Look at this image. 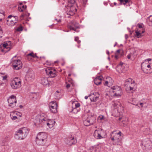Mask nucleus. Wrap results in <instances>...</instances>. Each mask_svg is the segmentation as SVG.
<instances>
[{"label": "nucleus", "instance_id": "nucleus-62", "mask_svg": "<svg viewBox=\"0 0 152 152\" xmlns=\"http://www.w3.org/2000/svg\"><path fill=\"white\" fill-rule=\"evenodd\" d=\"M143 104V103H140V105H141L142 107H143V105H142Z\"/></svg>", "mask_w": 152, "mask_h": 152}, {"label": "nucleus", "instance_id": "nucleus-20", "mask_svg": "<svg viewBox=\"0 0 152 152\" xmlns=\"http://www.w3.org/2000/svg\"><path fill=\"white\" fill-rule=\"evenodd\" d=\"M136 83H135L134 80L131 78H129L126 80L124 83V86H128L129 85H133L134 86Z\"/></svg>", "mask_w": 152, "mask_h": 152}, {"label": "nucleus", "instance_id": "nucleus-47", "mask_svg": "<svg viewBox=\"0 0 152 152\" xmlns=\"http://www.w3.org/2000/svg\"><path fill=\"white\" fill-rule=\"evenodd\" d=\"M92 96V94L91 93V94H90L88 96H86L85 97V99H88V97H90V96Z\"/></svg>", "mask_w": 152, "mask_h": 152}, {"label": "nucleus", "instance_id": "nucleus-56", "mask_svg": "<svg viewBox=\"0 0 152 152\" xmlns=\"http://www.w3.org/2000/svg\"><path fill=\"white\" fill-rule=\"evenodd\" d=\"M74 28L75 29V30H73V31H75V32H78L79 31H78V30L77 31L76 30V29H77L78 28Z\"/></svg>", "mask_w": 152, "mask_h": 152}, {"label": "nucleus", "instance_id": "nucleus-52", "mask_svg": "<svg viewBox=\"0 0 152 152\" xmlns=\"http://www.w3.org/2000/svg\"><path fill=\"white\" fill-rule=\"evenodd\" d=\"M66 86H70L71 85V84H70L69 83H67V82H66ZM71 84L72 85V86H73V84L72 83V82H71Z\"/></svg>", "mask_w": 152, "mask_h": 152}, {"label": "nucleus", "instance_id": "nucleus-12", "mask_svg": "<svg viewBox=\"0 0 152 152\" xmlns=\"http://www.w3.org/2000/svg\"><path fill=\"white\" fill-rule=\"evenodd\" d=\"M35 75L33 71H30L28 72L26 76V80L28 82H31L34 78Z\"/></svg>", "mask_w": 152, "mask_h": 152}, {"label": "nucleus", "instance_id": "nucleus-44", "mask_svg": "<svg viewBox=\"0 0 152 152\" xmlns=\"http://www.w3.org/2000/svg\"><path fill=\"white\" fill-rule=\"evenodd\" d=\"M133 89L134 88L133 87L130 86L129 91L130 92V93H132L133 92V91L134 90Z\"/></svg>", "mask_w": 152, "mask_h": 152}, {"label": "nucleus", "instance_id": "nucleus-57", "mask_svg": "<svg viewBox=\"0 0 152 152\" xmlns=\"http://www.w3.org/2000/svg\"><path fill=\"white\" fill-rule=\"evenodd\" d=\"M125 37L126 39H127L128 38V35L127 34L125 35Z\"/></svg>", "mask_w": 152, "mask_h": 152}, {"label": "nucleus", "instance_id": "nucleus-28", "mask_svg": "<svg viewBox=\"0 0 152 152\" xmlns=\"http://www.w3.org/2000/svg\"><path fill=\"white\" fill-rule=\"evenodd\" d=\"M51 72L50 74L49 77H54L56 76L57 72L55 69L52 68L51 70Z\"/></svg>", "mask_w": 152, "mask_h": 152}, {"label": "nucleus", "instance_id": "nucleus-37", "mask_svg": "<svg viewBox=\"0 0 152 152\" xmlns=\"http://www.w3.org/2000/svg\"><path fill=\"white\" fill-rule=\"evenodd\" d=\"M30 97L32 99H36L37 98V94L35 93H31L30 94Z\"/></svg>", "mask_w": 152, "mask_h": 152}, {"label": "nucleus", "instance_id": "nucleus-35", "mask_svg": "<svg viewBox=\"0 0 152 152\" xmlns=\"http://www.w3.org/2000/svg\"><path fill=\"white\" fill-rule=\"evenodd\" d=\"M26 5H23L21 6V7H18V10L19 11L21 12H23V10H26Z\"/></svg>", "mask_w": 152, "mask_h": 152}, {"label": "nucleus", "instance_id": "nucleus-17", "mask_svg": "<svg viewBox=\"0 0 152 152\" xmlns=\"http://www.w3.org/2000/svg\"><path fill=\"white\" fill-rule=\"evenodd\" d=\"M17 131L19 133L21 134L22 135H23L22 137H26L28 132V130L25 127L21 128L17 130Z\"/></svg>", "mask_w": 152, "mask_h": 152}, {"label": "nucleus", "instance_id": "nucleus-49", "mask_svg": "<svg viewBox=\"0 0 152 152\" xmlns=\"http://www.w3.org/2000/svg\"><path fill=\"white\" fill-rule=\"evenodd\" d=\"M68 1L69 2L71 1V3H72V4L75 3V0H68Z\"/></svg>", "mask_w": 152, "mask_h": 152}, {"label": "nucleus", "instance_id": "nucleus-40", "mask_svg": "<svg viewBox=\"0 0 152 152\" xmlns=\"http://www.w3.org/2000/svg\"><path fill=\"white\" fill-rule=\"evenodd\" d=\"M77 108H72L71 112H72L74 113H77L78 112V110H77Z\"/></svg>", "mask_w": 152, "mask_h": 152}, {"label": "nucleus", "instance_id": "nucleus-58", "mask_svg": "<svg viewBox=\"0 0 152 152\" xmlns=\"http://www.w3.org/2000/svg\"><path fill=\"white\" fill-rule=\"evenodd\" d=\"M127 57L128 59H130L131 58V56L130 55H127Z\"/></svg>", "mask_w": 152, "mask_h": 152}, {"label": "nucleus", "instance_id": "nucleus-36", "mask_svg": "<svg viewBox=\"0 0 152 152\" xmlns=\"http://www.w3.org/2000/svg\"><path fill=\"white\" fill-rule=\"evenodd\" d=\"M10 47L9 46H7L6 48H4V50L2 49L1 50L2 52H7L10 50Z\"/></svg>", "mask_w": 152, "mask_h": 152}, {"label": "nucleus", "instance_id": "nucleus-22", "mask_svg": "<svg viewBox=\"0 0 152 152\" xmlns=\"http://www.w3.org/2000/svg\"><path fill=\"white\" fill-rule=\"evenodd\" d=\"M144 32L145 30L144 29H142V31L138 29L135 31V33H136V34L135 36L138 38H141L143 36V35L142 34L144 33Z\"/></svg>", "mask_w": 152, "mask_h": 152}, {"label": "nucleus", "instance_id": "nucleus-59", "mask_svg": "<svg viewBox=\"0 0 152 152\" xmlns=\"http://www.w3.org/2000/svg\"><path fill=\"white\" fill-rule=\"evenodd\" d=\"M106 53L108 55H109L110 54V52H109V51L107 50L106 51Z\"/></svg>", "mask_w": 152, "mask_h": 152}, {"label": "nucleus", "instance_id": "nucleus-11", "mask_svg": "<svg viewBox=\"0 0 152 152\" xmlns=\"http://www.w3.org/2000/svg\"><path fill=\"white\" fill-rule=\"evenodd\" d=\"M19 19L18 16H17L13 17L11 20H7V24L10 26H13L18 21Z\"/></svg>", "mask_w": 152, "mask_h": 152}, {"label": "nucleus", "instance_id": "nucleus-30", "mask_svg": "<svg viewBox=\"0 0 152 152\" xmlns=\"http://www.w3.org/2000/svg\"><path fill=\"white\" fill-rule=\"evenodd\" d=\"M41 83L43 86H47L49 83L46 78H42L41 79Z\"/></svg>", "mask_w": 152, "mask_h": 152}, {"label": "nucleus", "instance_id": "nucleus-60", "mask_svg": "<svg viewBox=\"0 0 152 152\" xmlns=\"http://www.w3.org/2000/svg\"><path fill=\"white\" fill-rule=\"evenodd\" d=\"M120 50H118L116 51V53H120Z\"/></svg>", "mask_w": 152, "mask_h": 152}, {"label": "nucleus", "instance_id": "nucleus-48", "mask_svg": "<svg viewBox=\"0 0 152 152\" xmlns=\"http://www.w3.org/2000/svg\"><path fill=\"white\" fill-rule=\"evenodd\" d=\"M137 26H138V27L139 28H142V29H143L142 28V25L140 24H138Z\"/></svg>", "mask_w": 152, "mask_h": 152}, {"label": "nucleus", "instance_id": "nucleus-64", "mask_svg": "<svg viewBox=\"0 0 152 152\" xmlns=\"http://www.w3.org/2000/svg\"><path fill=\"white\" fill-rule=\"evenodd\" d=\"M22 3H19L20 6L19 7H21V6H22Z\"/></svg>", "mask_w": 152, "mask_h": 152}, {"label": "nucleus", "instance_id": "nucleus-42", "mask_svg": "<svg viewBox=\"0 0 152 152\" xmlns=\"http://www.w3.org/2000/svg\"><path fill=\"white\" fill-rule=\"evenodd\" d=\"M23 29L22 26H20L18 27L16 30L18 31H22L23 30Z\"/></svg>", "mask_w": 152, "mask_h": 152}, {"label": "nucleus", "instance_id": "nucleus-27", "mask_svg": "<svg viewBox=\"0 0 152 152\" xmlns=\"http://www.w3.org/2000/svg\"><path fill=\"white\" fill-rule=\"evenodd\" d=\"M72 108H78L80 106V104L77 101L72 102Z\"/></svg>", "mask_w": 152, "mask_h": 152}, {"label": "nucleus", "instance_id": "nucleus-26", "mask_svg": "<svg viewBox=\"0 0 152 152\" xmlns=\"http://www.w3.org/2000/svg\"><path fill=\"white\" fill-rule=\"evenodd\" d=\"M23 135L19 133L17 131L16 132V133L15 135V138L17 140H23L26 137H22Z\"/></svg>", "mask_w": 152, "mask_h": 152}, {"label": "nucleus", "instance_id": "nucleus-3", "mask_svg": "<svg viewBox=\"0 0 152 152\" xmlns=\"http://www.w3.org/2000/svg\"><path fill=\"white\" fill-rule=\"evenodd\" d=\"M47 134L43 132L39 133L36 137V143L39 145L43 146L46 142L47 138Z\"/></svg>", "mask_w": 152, "mask_h": 152}, {"label": "nucleus", "instance_id": "nucleus-32", "mask_svg": "<svg viewBox=\"0 0 152 152\" xmlns=\"http://www.w3.org/2000/svg\"><path fill=\"white\" fill-rule=\"evenodd\" d=\"M147 21L148 25L152 26V15H150L147 18Z\"/></svg>", "mask_w": 152, "mask_h": 152}, {"label": "nucleus", "instance_id": "nucleus-19", "mask_svg": "<svg viewBox=\"0 0 152 152\" xmlns=\"http://www.w3.org/2000/svg\"><path fill=\"white\" fill-rule=\"evenodd\" d=\"M120 4H123L126 7L130 6L132 4L131 0H120Z\"/></svg>", "mask_w": 152, "mask_h": 152}, {"label": "nucleus", "instance_id": "nucleus-16", "mask_svg": "<svg viewBox=\"0 0 152 152\" xmlns=\"http://www.w3.org/2000/svg\"><path fill=\"white\" fill-rule=\"evenodd\" d=\"M77 142V141L74 137L68 138L66 141V143L70 145L75 144Z\"/></svg>", "mask_w": 152, "mask_h": 152}, {"label": "nucleus", "instance_id": "nucleus-51", "mask_svg": "<svg viewBox=\"0 0 152 152\" xmlns=\"http://www.w3.org/2000/svg\"><path fill=\"white\" fill-rule=\"evenodd\" d=\"M55 20L56 21H57V22L58 23H59V22H61V19H59L58 20V19H55Z\"/></svg>", "mask_w": 152, "mask_h": 152}, {"label": "nucleus", "instance_id": "nucleus-25", "mask_svg": "<svg viewBox=\"0 0 152 152\" xmlns=\"http://www.w3.org/2000/svg\"><path fill=\"white\" fill-rule=\"evenodd\" d=\"M26 57L29 60H30L31 59V57L33 58H34L35 57H37V58H39L36 55V54H34L33 52L27 54Z\"/></svg>", "mask_w": 152, "mask_h": 152}, {"label": "nucleus", "instance_id": "nucleus-63", "mask_svg": "<svg viewBox=\"0 0 152 152\" xmlns=\"http://www.w3.org/2000/svg\"><path fill=\"white\" fill-rule=\"evenodd\" d=\"M151 60V58H148L147 59L148 60V61H150Z\"/></svg>", "mask_w": 152, "mask_h": 152}, {"label": "nucleus", "instance_id": "nucleus-5", "mask_svg": "<svg viewBox=\"0 0 152 152\" xmlns=\"http://www.w3.org/2000/svg\"><path fill=\"white\" fill-rule=\"evenodd\" d=\"M65 7L66 8V12L67 15L72 16L75 14L77 11V9L72 4H68L65 6Z\"/></svg>", "mask_w": 152, "mask_h": 152}, {"label": "nucleus", "instance_id": "nucleus-4", "mask_svg": "<svg viewBox=\"0 0 152 152\" xmlns=\"http://www.w3.org/2000/svg\"><path fill=\"white\" fill-rule=\"evenodd\" d=\"M108 86L110 92H113L114 93L113 96L118 97L121 95L122 89L120 86H113L111 87Z\"/></svg>", "mask_w": 152, "mask_h": 152}, {"label": "nucleus", "instance_id": "nucleus-1", "mask_svg": "<svg viewBox=\"0 0 152 152\" xmlns=\"http://www.w3.org/2000/svg\"><path fill=\"white\" fill-rule=\"evenodd\" d=\"M55 123L54 120L48 119L45 114H42L37 115L35 119L34 124L36 125H39L40 126L46 124L50 128H51L54 126Z\"/></svg>", "mask_w": 152, "mask_h": 152}, {"label": "nucleus", "instance_id": "nucleus-61", "mask_svg": "<svg viewBox=\"0 0 152 152\" xmlns=\"http://www.w3.org/2000/svg\"><path fill=\"white\" fill-rule=\"evenodd\" d=\"M26 13L27 14V15L26 16H29L30 15V13Z\"/></svg>", "mask_w": 152, "mask_h": 152}, {"label": "nucleus", "instance_id": "nucleus-50", "mask_svg": "<svg viewBox=\"0 0 152 152\" xmlns=\"http://www.w3.org/2000/svg\"><path fill=\"white\" fill-rule=\"evenodd\" d=\"M46 63L48 65H51V63L50 62H49L48 61H46Z\"/></svg>", "mask_w": 152, "mask_h": 152}, {"label": "nucleus", "instance_id": "nucleus-23", "mask_svg": "<svg viewBox=\"0 0 152 152\" xmlns=\"http://www.w3.org/2000/svg\"><path fill=\"white\" fill-rule=\"evenodd\" d=\"M107 80L105 81L104 83V86L108 85H112L113 84V81L112 79L109 77H106Z\"/></svg>", "mask_w": 152, "mask_h": 152}, {"label": "nucleus", "instance_id": "nucleus-13", "mask_svg": "<svg viewBox=\"0 0 152 152\" xmlns=\"http://www.w3.org/2000/svg\"><path fill=\"white\" fill-rule=\"evenodd\" d=\"M12 65L14 68L16 70H18L22 67V64L21 61L19 60H15L13 61Z\"/></svg>", "mask_w": 152, "mask_h": 152}, {"label": "nucleus", "instance_id": "nucleus-9", "mask_svg": "<svg viewBox=\"0 0 152 152\" xmlns=\"http://www.w3.org/2000/svg\"><path fill=\"white\" fill-rule=\"evenodd\" d=\"M105 132L103 129H98L95 131L94 136L96 138L100 139L104 138L103 136Z\"/></svg>", "mask_w": 152, "mask_h": 152}, {"label": "nucleus", "instance_id": "nucleus-10", "mask_svg": "<svg viewBox=\"0 0 152 152\" xmlns=\"http://www.w3.org/2000/svg\"><path fill=\"white\" fill-rule=\"evenodd\" d=\"M9 106L12 108L15 107L17 103L16 96L14 95H11L7 99Z\"/></svg>", "mask_w": 152, "mask_h": 152}, {"label": "nucleus", "instance_id": "nucleus-43", "mask_svg": "<svg viewBox=\"0 0 152 152\" xmlns=\"http://www.w3.org/2000/svg\"><path fill=\"white\" fill-rule=\"evenodd\" d=\"M125 89L127 92L130 93V92L129 91L130 86H126Z\"/></svg>", "mask_w": 152, "mask_h": 152}, {"label": "nucleus", "instance_id": "nucleus-53", "mask_svg": "<svg viewBox=\"0 0 152 152\" xmlns=\"http://www.w3.org/2000/svg\"><path fill=\"white\" fill-rule=\"evenodd\" d=\"M13 16H12V15H9V16H8V18H9V19H10V18H12V17L13 18Z\"/></svg>", "mask_w": 152, "mask_h": 152}, {"label": "nucleus", "instance_id": "nucleus-33", "mask_svg": "<svg viewBox=\"0 0 152 152\" xmlns=\"http://www.w3.org/2000/svg\"><path fill=\"white\" fill-rule=\"evenodd\" d=\"M52 69V68L51 67H48L46 69V73L47 75L49 76L50 74H51Z\"/></svg>", "mask_w": 152, "mask_h": 152}, {"label": "nucleus", "instance_id": "nucleus-55", "mask_svg": "<svg viewBox=\"0 0 152 152\" xmlns=\"http://www.w3.org/2000/svg\"><path fill=\"white\" fill-rule=\"evenodd\" d=\"M4 12H3L2 11H0V13L2 14V15L4 16Z\"/></svg>", "mask_w": 152, "mask_h": 152}, {"label": "nucleus", "instance_id": "nucleus-2", "mask_svg": "<svg viewBox=\"0 0 152 152\" xmlns=\"http://www.w3.org/2000/svg\"><path fill=\"white\" fill-rule=\"evenodd\" d=\"M123 133L121 132L116 130L113 131L110 134V139L113 141V145H117L121 146L122 144L123 138L122 136Z\"/></svg>", "mask_w": 152, "mask_h": 152}, {"label": "nucleus", "instance_id": "nucleus-7", "mask_svg": "<svg viewBox=\"0 0 152 152\" xmlns=\"http://www.w3.org/2000/svg\"><path fill=\"white\" fill-rule=\"evenodd\" d=\"M112 107L115 109H116L119 113L123 111V107L119 101H116L112 102Z\"/></svg>", "mask_w": 152, "mask_h": 152}, {"label": "nucleus", "instance_id": "nucleus-38", "mask_svg": "<svg viewBox=\"0 0 152 152\" xmlns=\"http://www.w3.org/2000/svg\"><path fill=\"white\" fill-rule=\"evenodd\" d=\"M52 105V106H58V104H57L56 102L53 101L50 102L49 104V106Z\"/></svg>", "mask_w": 152, "mask_h": 152}, {"label": "nucleus", "instance_id": "nucleus-15", "mask_svg": "<svg viewBox=\"0 0 152 152\" xmlns=\"http://www.w3.org/2000/svg\"><path fill=\"white\" fill-rule=\"evenodd\" d=\"M91 94H92V97L90 98L91 102H95L98 99L99 96V94L98 92H95L94 93L93 92H91Z\"/></svg>", "mask_w": 152, "mask_h": 152}, {"label": "nucleus", "instance_id": "nucleus-41", "mask_svg": "<svg viewBox=\"0 0 152 152\" xmlns=\"http://www.w3.org/2000/svg\"><path fill=\"white\" fill-rule=\"evenodd\" d=\"M75 41L77 42L78 44L80 43L81 42L79 40V37H75Z\"/></svg>", "mask_w": 152, "mask_h": 152}, {"label": "nucleus", "instance_id": "nucleus-45", "mask_svg": "<svg viewBox=\"0 0 152 152\" xmlns=\"http://www.w3.org/2000/svg\"><path fill=\"white\" fill-rule=\"evenodd\" d=\"M3 79H2V80H6L7 78V75H5L4 76H2Z\"/></svg>", "mask_w": 152, "mask_h": 152}, {"label": "nucleus", "instance_id": "nucleus-14", "mask_svg": "<svg viewBox=\"0 0 152 152\" xmlns=\"http://www.w3.org/2000/svg\"><path fill=\"white\" fill-rule=\"evenodd\" d=\"M67 27L70 30H75L74 28H79L78 23L74 21H72L69 23L67 25Z\"/></svg>", "mask_w": 152, "mask_h": 152}, {"label": "nucleus", "instance_id": "nucleus-54", "mask_svg": "<svg viewBox=\"0 0 152 152\" xmlns=\"http://www.w3.org/2000/svg\"><path fill=\"white\" fill-rule=\"evenodd\" d=\"M115 58L116 59H118V56L116 54L115 56Z\"/></svg>", "mask_w": 152, "mask_h": 152}, {"label": "nucleus", "instance_id": "nucleus-46", "mask_svg": "<svg viewBox=\"0 0 152 152\" xmlns=\"http://www.w3.org/2000/svg\"><path fill=\"white\" fill-rule=\"evenodd\" d=\"M12 88L14 89H17L19 88L18 86H11Z\"/></svg>", "mask_w": 152, "mask_h": 152}, {"label": "nucleus", "instance_id": "nucleus-34", "mask_svg": "<svg viewBox=\"0 0 152 152\" xmlns=\"http://www.w3.org/2000/svg\"><path fill=\"white\" fill-rule=\"evenodd\" d=\"M16 114L18 115L17 116H14L11 117L12 119L14 120H16L19 117L21 116V114H20L19 113H16Z\"/></svg>", "mask_w": 152, "mask_h": 152}, {"label": "nucleus", "instance_id": "nucleus-24", "mask_svg": "<svg viewBox=\"0 0 152 152\" xmlns=\"http://www.w3.org/2000/svg\"><path fill=\"white\" fill-rule=\"evenodd\" d=\"M62 91L60 89L56 91L54 94V98L56 99L60 98L62 95Z\"/></svg>", "mask_w": 152, "mask_h": 152}, {"label": "nucleus", "instance_id": "nucleus-39", "mask_svg": "<svg viewBox=\"0 0 152 152\" xmlns=\"http://www.w3.org/2000/svg\"><path fill=\"white\" fill-rule=\"evenodd\" d=\"M27 15V14L26 13H23L22 14L20 17V19L21 20H22L24 19V17L26 16Z\"/></svg>", "mask_w": 152, "mask_h": 152}, {"label": "nucleus", "instance_id": "nucleus-6", "mask_svg": "<svg viewBox=\"0 0 152 152\" xmlns=\"http://www.w3.org/2000/svg\"><path fill=\"white\" fill-rule=\"evenodd\" d=\"M84 125L86 126H89L94 124L96 121V118L94 116L90 115L86 119H83Z\"/></svg>", "mask_w": 152, "mask_h": 152}, {"label": "nucleus", "instance_id": "nucleus-29", "mask_svg": "<svg viewBox=\"0 0 152 152\" xmlns=\"http://www.w3.org/2000/svg\"><path fill=\"white\" fill-rule=\"evenodd\" d=\"M49 106V108L51 112L53 113H56L57 112V109L58 106H52L51 105Z\"/></svg>", "mask_w": 152, "mask_h": 152}, {"label": "nucleus", "instance_id": "nucleus-31", "mask_svg": "<svg viewBox=\"0 0 152 152\" xmlns=\"http://www.w3.org/2000/svg\"><path fill=\"white\" fill-rule=\"evenodd\" d=\"M12 44L11 41H7L3 44V46L4 48H6L8 46L11 47Z\"/></svg>", "mask_w": 152, "mask_h": 152}, {"label": "nucleus", "instance_id": "nucleus-18", "mask_svg": "<svg viewBox=\"0 0 152 152\" xmlns=\"http://www.w3.org/2000/svg\"><path fill=\"white\" fill-rule=\"evenodd\" d=\"M21 82L20 79L19 78L15 77L12 80L11 86H14V85L19 86L20 85H21Z\"/></svg>", "mask_w": 152, "mask_h": 152}, {"label": "nucleus", "instance_id": "nucleus-8", "mask_svg": "<svg viewBox=\"0 0 152 152\" xmlns=\"http://www.w3.org/2000/svg\"><path fill=\"white\" fill-rule=\"evenodd\" d=\"M146 60L145 62H142L141 64V67L142 70L143 72L146 73H150L151 71V66L148 63H146Z\"/></svg>", "mask_w": 152, "mask_h": 152}, {"label": "nucleus", "instance_id": "nucleus-21", "mask_svg": "<svg viewBox=\"0 0 152 152\" xmlns=\"http://www.w3.org/2000/svg\"><path fill=\"white\" fill-rule=\"evenodd\" d=\"M103 78V77L101 75L96 77L94 80L95 84L97 85H100Z\"/></svg>", "mask_w": 152, "mask_h": 152}]
</instances>
